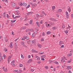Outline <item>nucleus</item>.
<instances>
[{
  "mask_svg": "<svg viewBox=\"0 0 73 73\" xmlns=\"http://www.w3.org/2000/svg\"><path fill=\"white\" fill-rule=\"evenodd\" d=\"M45 25H46V27H47V28H49V27H50V25L48 24L47 22H45Z\"/></svg>",
  "mask_w": 73,
  "mask_h": 73,
  "instance_id": "obj_1",
  "label": "nucleus"
},
{
  "mask_svg": "<svg viewBox=\"0 0 73 73\" xmlns=\"http://www.w3.org/2000/svg\"><path fill=\"white\" fill-rule=\"evenodd\" d=\"M50 20L51 21H58V20H57L56 19H55L53 18H50Z\"/></svg>",
  "mask_w": 73,
  "mask_h": 73,
  "instance_id": "obj_2",
  "label": "nucleus"
},
{
  "mask_svg": "<svg viewBox=\"0 0 73 73\" xmlns=\"http://www.w3.org/2000/svg\"><path fill=\"white\" fill-rule=\"evenodd\" d=\"M2 69L4 70V71H5V72H7L8 71V70H7V68H5V67H3L2 68Z\"/></svg>",
  "mask_w": 73,
  "mask_h": 73,
  "instance_id": "obj_3",
  "label": "nucleus"
},
{
  "mask_svg": "<svg viewBox=\"0 0 73 73\" xmlns=\"http://www.w3.org/2000/svg\"><path fill=\"white\" fill-rule=\"evenodd\" d=\"M66 18L67 19H68L69 15V13H68V12L67 11L66 12Z\"/></svg>",
  "mask_w": 73,
  "mask_h": 73,
  "instance_id": "obj_4",
  "label": "nucleus"
},
{
  "mask_svg": "<svg viewBox=\"0 0 73 73\" xmlns=\"http://www.w3.org/2000/svg\"><path fill=\"white\" fill-rule=\"evenodd\" d=\"M31 62H32V59H30L29 60H28L27 63H30Z\"/></svg>",
  "mask_w": 73,
  "mask_h": 73,
  "instance_id": "obj_5",
  "label": "nucleus"
},
{
  "mask_svg": "<svg viewBox=\"0 0 73 73\" xmlns=\"http://www.w3.org/2000/svg\"><path fill=\"white\" fill-rule=\"evenodd\" d=\"M62 12V10L61 9H59L56 12L58 13H60Z\"/></svg>",
  "mask_w": 73,
  "mask_h": 73,
  "instance_id": "obj_6",
  "label": "nucleus"
},
{
  "mask_svg": "<svg viewBox=\"0 0 73 73\" xmlns=\"http://www.w3.org/2000/svg\"><path fill=\"white\" fill-rule=\"evenodd\" d=\"M72 68L71 66H68L67 67V69L68 70H71V69H72Z\"/></svg>",
  "mask_w": 73,
  "mask_h": 73,
  "instance_id": "obj_7",
  "label": "nucleus"
},
{
  "mask_svg": "<svg viewBox=\"0 0 73 73\" xmlns=\"http://www.w3.org/2000/svg\"><path fill=\"white\" fill-rule=\"evenodd\" d=\"M12 44H13V42H12L10 43V48H13V45H12Z\"/></svg>",
  "mask_w": 73,
  "mask_h": 73,
  "instance_id": "obj_8",
  "label": "nucleus"
},
{
  "mask_svg": "<svg viewBox=\"0 0 73 73\" xmlns=\"http://www.w3.org/2000/svg\"><path fill=\"white\" fill-rule=\"evenodd\" d=\"M62 44H64V42L62 41H60L59 42V45H61Z\"/></svg>",
  "mask_w": 73,
  "mask_h": 73,
  "instance_id": "obj_9",
  "label": "nucleus"
},
{
  "mask_svg": "<svg viewBox=\"0 0 73 73\" xmlns=\"http://www.w3.org/2000/svg\"><path fill=\"white\" fill-rule=\"evenodd\" d=\"M68 11L69 12H71V9L70 8V7L68 6Z\"/></svg>",
  "mask_w": 73,
  "mask_h": 73,
  "instance_id": "obj_10",
  "label": "nucleus"
},
{
  "mask_svg": "<svg viewBox=\"0 0 73 73\" xmlns=\"http://www.w3.org/2000/svg\"><path fill=\"white\" fill-rule=\"evenodd\" d=\"M36 24L37 25L38 27H40V24H39V22H38V21H37L36 23Z\"/></svg>",
  "mask_w": 73,
  "mask_h": 73,
  "instance_id": "obj_11",
  "label": "nucleus"
},
{
  "mask_svg": "<svg viewBox=\"0 0 73 73\" xmlns=\"http://www.w3.org/2000/svg\"><path fill=\"white\" fill-rule=\"evenodd\" d=\"M33 13L32 12H29L27 13V15H32Z\"/></svg>",
  "mask_w": 73,
  "mask_h": 73,
  "instance_id": "obj_12",
  "label": "nucleus"
},
{
  "mask_svg": "<svg viewBox=\"0 0 73 73\" xmlns=\"http://www.w3.org/2000/svg\"><path fill=\"white\" fill-rule=\"evenodd\" d=\"M57 27H52V29L53 30H56V29H57Z\"/></svg>",
  "mask_w": 73,
  "mask_h": 73,
  "instance_id": "obj_13",
  "label": "nucleus"
},
{
  "mask_svg": "<svg viewBox=\"0 0 73 73\" xmlns=\"http://www.w3.org/2000/svg\"><path fill=\"white\" fill-rule=\"evenodd\" d=\"M15 5L16 4H15V3H12V7H15Z\"/></svg>",
  "mask_w": 73,
  "mask_h": 73,
  "instance_id": "obj_14",
  "label": "nucleus"
},
{
  "mask_svg": "<svg viewBox=\"0 0 73 73\" xmlns=\"http://www.w3.org/2000/svg\"><path fill=\"white\" fill-rule=\"evenodd\" d=\"M15 48L16 49H17V43H15Z\"/></svg>",
  "mask_w": 73,
  "mask_h": 73,
  "instance_id": "obj_15",
  "label": "nucleus"
},
{
  "mask_svg": "<svg viewBox=\"0 0 73 73\" xmlns=\"http://www.w3.org/2000/svg\"><path fill=\"white\" fill-rule=\"evenodd\" d=\"M61 61L62 62L64 63V62H65V60H64V58H62L61 60Z\"/></svg>",
  "mask_w": 73,
  "mask_h": 73,
  "instance_id": "obj_16",
  "label": "nucleus"
},
{
  "mask_svg": "<svg viewBox=\"0 0 73 73\" xmlns=\"http://www.w3.org/2000/svg\"><path fill=\"white\" fill-rule=\"evenodd\" d=\"M33 7H36L37 6V4L36 3H34L32 5Z\"/></svg>",
  "mask_w": 73,
  "mask_h": 73,
  "instance_id": "obj_17",
  "label": "nucleus"
},
{
  "mask_svg": "<svg viewBox=\"0 0 73 73\" xmlns=\"http://www.w3.org/2000/svg\"><path fill=\"white\" fill-rule=\"evenodd\" d=\"M2 1L3 2H5L7 3H8V0H2Z\"/></svg>",
  "mask_w": 73,
  "mask_h": 73,
  "instance_id": "obj_18",
  "label": "nucleus"
},
{
  "mask_svg": "<svg viewBox=\"0 0 73 73\" xmlns=\"http://www.w3.org/2000/svg\"><path fill=\"white\" fill-rule=\"evenodd\" d=\"M25 37H26L25 39H26L27 40L29 39V38L28 36H25Z\"/></svg>",
  "mask_w": 73,
  "mask_h": 73,
  "instance_id": "obj_19",
  "label": "nucleus"
},
{
  "mask_svg": "<svg viewBox=\"0 0 73 73\" xmlns=\"http://www.w3.org/2000/svg\"><path fill=\"white\" fill-rule=\"evenodd\" d=\"M5 13H6V12H5L4 13H3V16L4 18H5V17H6V14H5Z\"/></svg>",
  "mask_w": 73,
  "mask_h": 73,
  "instance_id": "obj_20",
  "label": "nucleus"
},
{
  "mask_svg": "<svg viewBox=\"0 0 73 73\" xmlns=\"http://www.w3.org/2000/svg\"><path fill=\"white\" fill-rule=\"evenodd\" d=\"M54 9H55V6H52V11H54Z\"/></svg>",
  "mask_w": 73,
  "mask_h": 73,
  "instance_id": "obj_21",
  "label": "nucleus"
},
{
  "mask_svg": "<svg viewBox=\"0 0 73 73\" xmlns=\"http://www.w3.org/2000/svg\"><path fill=\"white\" fill-rule=\"evenodd\" d=\"M32 23H33V20H31L30 21V24L31 25L32 24Z\"/></svg>",
  "mask_w": 73,
  "mask_h": 73,
  "instance_id": "obj_22",
  "label": "nucleus"
},
{
  "mask_svg": "<svg viewBox=\"0 0 73 73\" xmlns=\"http://www.w3.org/2000/svg\"><path fill=\"white\" fill-rule=\"evenodd\" d=\"M11 57L9 56L8 58V61L9 62V61H11Z\"/></svg>",
  "mask_w": 73,
  "mask_h": 73,
  "instance_id": "obj_23",
  "label": "nucleus"
},
{
  "mask_svg": "<svg viewBox=\"0 0 73 73\" xmlns=\"http://www.w3.org/2000/svg\"><path fill=\"white\" fill-rule=\"evenodd\" d=\"M27 28V27H23L21 28V29H25Z\"/></svg>",
  "mask_w": 73,
  "mask_h": 73,
  "instance_id": "obj_24",
  "label": "nucleus"
},
{
  "mask_svg": "<svg viewBox=\"0 0 73 73\" xmlns=\"http://www.w3.org/2000/svg\"><path fill=\"white\" fill-rule=\"evenodd\" d=\"M23 5L24 7H26V6H27V4L25 3H23Z\"/></svg>",
  "mask_w": 73,
  "mask_h": 73,
  "instance_id": "obj_25",
  "label": "nucleus"
},
{
  "mask_svg": "<svg viewBox=\"0 0 73 73\" xmlns=\"http://www.w3.org/2000/svg\"><path fill=\"white\" fill-rule=\"evenodd\" d=\"M46 33L47 35H49V34H50V33H51V32L50 31H48L46 32Z\"/></svg>",
  "mask_w": 73,
  "mask_h": 73,
  "instance_id": "obj_26",
  "label": "nucleus"
},
{
  "mask_svg": "<svg viewBox=\"0 0 73 73\" xmlns=\"http://www.w3.org/2000/svg\"><path fill=\"white\" fill-rule=\"evenodd\" d=\"M72 55V53H70L68 54V57H70V56H71Z\"/></svg>",
  "mask_w": 73,
  "mask_h": 73,
  "instance_id": "obj_27",
  "label": "nucleus"
},
{
  "mask_svg": "<svg viewBox=\"0 0 73 73\" xmlns=\"http://www.w3.org/2000/svg\"><path fill=\"white\" fill-rule=\"evenodd\" d=\"M16 13L17 15H19L20 14V13H19V12L18 11H17V12H16Z\"/></svg>",
  "mask_w": 73,
  "mask_h": 73,
  "instance_id": "obj_28",
  "label": "nucleus"
},
{
  "mask_svg": "<svg viewBox=\"0 0 73 73\" xmlns=\"http://www.w3.org/2000/svg\"><path fill=\"white\" fill-rule=\"evenodd\" d=\"M38 46L39 48H41V45L40 44H38Z\"/></svg>",
  "mask_w": 73,
  "mask_h": 73,
  "instance_id": "obj_29",
  "label": "nucleus"
},
{
  "mask_svg": "<svg viewBox=\"0 0 73 73\" xmlns=\"http://www.w3.org/2000/svg\"><path fill=\"white\" fill-rule=\"evenodd\" d=\"M54 64L56 65H58V62H57V61H55L54 62Z\"/></svg>",
  "mask_w": 73,
  "mask_h": 73,
  "instance_id": "obj_30",
  "label": "nucleus"
},
{
  "mask_svg": "<svg viewBox=\"0 0 73 73\" xmlns=\"http://www.w3.org/2000/svg\"><path fill=\"white\" fill-rule=\"evenodd\" d=\"M13 72L14 73H18L19 71L18 70H15Z\"/></svg>",
  "mask_w": 73,
  "mask_h": 73,
  "instance_id": "obj_31",
  "label": "nucleus"
},
{
  "mask_svg": "<svg viewBox=\"0 0 73 73\" xmlns=\"http://www.w3.org/2000/svg\"><path fill=\"white\" fill-rule=\"evenodd\" d=\"M35 35H36L37 33V31H34Z\"/></svg>",
  "mask_w": 73,
  "mask_h": 73,
  "instance_id": "obj_32",
  "label": "nucleus"
},
{
  "mask_svg": "<svg viewBox=\"0 0 73 73\" xmlns=\"http://www.w3.org/2000/svg\"><path fill=\"white\" fill-rule=\"evenodd\" d=\"M21 44L23 45H25V44H24V42H22L21 43Z\"/></svg>",
  "mask_w": 73,
  "mask_h": 73,
  "instance_id": "obj_33",
  "label": "nucleus"
},
{
  "mask_svg": "<svg viewBox=\"0 0 73 73\" xmlns=\"http://www.w3.org/2000/svg\"><path fill=\"white\" fill-rule=\"evenodd\" d=\"M49 61L50 64H52L53 62V61H52V60H49Z\"/></svg>",
  "mask_w": 73,
  "mask_h": 73,
  "instance_id": "obj_34",
  "label": "nucleus"
},
{
  "mask_svg": "<svg viewBox=\"0 0 73 73\" xmlns=\"http://www.w3.org/2000/svg\"><path fill=\"white\" fill-rule=\"evenodd\" d=\"M7 19H9V16L8 14H7Z\"/></svg>",
  "mask_w": 73,
  "mask_h": 73,
  "instance_id": "obj_35",
  "label": "nucleus"
},
{
  "mask_svg": "<svg viewBox=\"0 0 73 73\" xmlns=\"http://www.w3.org/2000/svg\"><path fill=\"white\" fill-rule=\"evenodd\" d=\"M71 61H72V59H70L69 61H68V63H70Z\"/></svg>",
  "mask_w": 73,
  "mask_h": 73,
  "instance_id": "obj_36",
  "label": "nucleus"
},
{
  "mask_svg": "<svg viewBox=\"0 0 73 73\" xmlns=\"http://www.w3.org/2000/svg\"><path fill=\"white\" fill-rule=\"evenodd\" d=\"M36 17L37 18H38V17H39V15L38 14H36Z\"/></svg>",
  "mask_w": 73,
  "mask_h": 73,
  "instance_id": "obj_37",
  "label": "nucleus"
},
{
  "mask_svg": "<svg viewBox=\"0 0 73 73\" xmlns=\"http://www.w3.org/2000/svg\"><path fill=\"white\" fill-rule=\"evenodd\" d=\"M42 35L43 36H45V33H44V32H43L42 33Z\"/></svg>",
  "mask_w": 73,
  "mask_h": 73,
  "instance_id": "obj_38",
  "label": "nucleus"
},
{
  "mask_svg": "<svg viewBox=\"0 0 73 73\" xmlns=\"http://www.w3.org/2000/svg\"><path fill=\"white\" fill-rule=\"evenodd\" d=\"M26 38L25 37V36H24L22 39H21L22 40H25V38Z\"/></svg>",
  "mask_w": 73,
  "mask_h": 73,
  "instance_id": "obj_39",
  "label": "nucleus"
},
{
  "mask_svg": "<svg viewBox=\"0 0 73 73\" xmlns=\"http://www.w3.org/2000/svg\"><path fill=\"white\" fill-rule=\"evenodd\" d=\"M15 21H16V20H14L13 21H11V23H15Z\"/></svg>",
  "mask_w": 73,
  "mask_h": 73,
  "instance_id": "obj_40",
  "label": "nucleus"
},
{
  "mask_svg": "<svg viewBox=\"0 0 73 73\" xmlns=\"http://www.w3.org/2000/svg\"><path fill=\"white\" fill-rule=\"evenodd\" d=\"M62 28L63 29L65 28V25H63L62 26Z\"/></svg>",
  "mask_w": 73,
  "mask_h": 73,
  "instance_id": "obj_41",
  "label": "nucleus"
},
{
  "mask_svg": "<svg viewBox=\"0 0 73 73\" xmlns=\"http://www.w3.org/2000/svg\"><path fill=\"white\" fill-rule=\"evenodd\" d=\"M20 67H23V65L21 64H19Z\"/></svg>",
  "mask_w": 73,
  "mask_h": 73,
  "instance_id": "obj_42",
  "label": "nucleus"
},
{
  "mask_svg": "<svg viewBox=\"0 0 73 73\" xmlns=\"http://www.w3.org/2000/svg\"><path fill=\"white\" fill-rule=\"evenodd\" d=\"M35 42H36V40H33L32 41V44H34L35 43Z\"/></svg>",
  "mask_w": 73,
  "mask_h": 73,
  "instance_id": "obj_43",
  "label": "nucleus"
},
{
  "mask_svg": "<svg viewBox=\"0 0 73 73\" xmlns=\"http://www.w3.org/2000/svg\"><path fill=\"white\" fill-rule=\"evenodd\" d=\"M15 62V60H13L12 62H11V64H14Z\"/></svg>",
  "mask_w": 73,
  "mask_h": 73,
  "instance_id": "obj_44",
  "label": "nucleus"
},
{
  "mask_svg": "<svg viewBox=\"0 0 73 73\" xmlns=\"http://www.w3.org/2000/svg\"><path fill=\"white\" fill-rule=\"evenodd\" d=\"M27 44H29V43H30L31 42V40H30L29 41H27Z\"/></svg>",
  "mask_w": 73,
  "mask_h": 73,
  "instance_id": "obj_45",
  "label": "nucleus"
},
{
  "mask_svg": "<svg viewBox=\"0 0 73 73\" xmlns=\"http://www.w3.org/2000/svg\"><path fill=\"white\" fill-rule=\"evenodd\" d=\"M62 58H63V59H64V60H67V58H66L65 56H64Z\"/></svg>",
  "mask_w": 73,
  "mask_h": 73,
  "instance_id": "obj_46",
  "label": "nucleus"
},
{
  "mask_svg": "<svg viewBox=\"0 0 73 73\" xmlns=\"http://www.w3.org/2000/svg\"><path fill=\"white\" fill-rule=\"evenodd\" d=\"M45 69H48V66H45Z\"/></svg>",
  "mask_w": 73,
  "mask_h": 73,
  "instance_id": "obj_47",
  "label": "nucleus"
},
{
  "mask_svg": "<svg viewBox=\"0 0 73 73\" xmlns=\"http://www.w3.org/2000/svg\"><path fill=\"white\" fill-rule=\"evenodd\" d=\"M32 52H33V53H35V50L34 49H33L32 50Z\"/></svg>",
  "mask_w": 73,
  "mask_h": 73,
  "instance_id": "obj_48",
  "label": "nucleus"
},
{
  "mask_svg": "<svg viewBox=\"0 0 73 73\" xmlns=\"http://www.w3.org/2000/svg\"><path fill=\"white\" fill-rule=\"evenodd\" d=\"M30 7V5H29L26 7V8H28Z\"/></svg>",
  "mask_w": 73,
  "mask_h": 73,
  "instance_id": "obj_49",
  "label": "nucleus"
},
{
  "mask_svg": "<svg viewBox=\"0 0 73 73\" xmlns=\"http://www.w3.org/2000/svg\"><path fill=\"white\" fill-rule=\"evenodd\" d=\"M40 17H44V15L42 14H41Z\"/></svg>",
  "mask_w": 73,
  "mask_h": 73,
  "instance_id": "obj_50",
  "label": "nucleus"
},
{
  "mask_svg": "<svg viewBox=\"0 0 73 73\" xmlns=\"http://www.w3.org/2000/svg\"><path fill=\"white\" fill-rule=\"evenodd\" d=\"M45 55H43L42 56V58H45Z\"/></svg>",
  "mask_w": 73,
  "mask_h": 73,
  "instance_id": "obj_51",
  "label": "nucleus"
},
{
  "mask_svg": "<svg viewBox=\"0 0 73 73\" xmlns=\"http://www.w3.org/2000/svg\"><path fill=\"white\" fill-rule=\"evenodd\" d=\"M21 57L22 58H24V56L22 54H21Z\"/></svg>",
  "mask_w": 73,
  "mask_h": 73,
  "instance_id": "obj_52",
  "label": "nucleus"
},
{
  "mask_svg": "<svg viewBox=\"0 0 73 73\" xmlns=\"http://www.w3.org/2000/svg\"><path fill=\"white\" fill-rule=\"evenodd\" d=\"M30 70H31V72H33L34 71V70H33V69L32 68H31L30 69Z\"/></svg>",
  "mask_w": 73,
  "mask_h": 73,
  "instance_id": "obj_53",
  "label": "nucleus"
},
{
  "mask_svg": "<svg viewBox=\"0 0 73 73\" xmlns=\"http://www.w3.org/2000/svg\"><path fill=\"white\" fill-rule=\"evenodd\" d=\"M64 32L66 33H68V31H65Z\"/></svg>",
  "mask_w": 73,
  "mask_h": 73,
  "instance_id": "obj_54",
  "label": "nucleus"
},
{
  "mask_svg": "<svg viewBox=\"0 0 73 73\" xmlns=\"http://www.w3.org/2000/svg\"><path fill=\"white\" fill-rule=\"evenodd\" d=\"M37 60H40V57H38L37 58Z\"/></svg>",
  "mask_w": 73,
  "mask_h": 73,
  "instance_id": "obj_55",
  "label": "nucleus"
},
{
  "mask_svg": "<svg viewBox=\"0 0 73 73\" xmlns=\"http://www.w3.org/2000/svg\"><path fill=\"white\" fill-rule=\"evenodd\" d=\"M11 65H12V66H16V65L14 64H11Z\"/></svg>",
  "mask_w": 73,
  "mask_h": 73,
  "instance_id": "obj_56",
  "label": "nucleus"
},
{
  "mask_svg": "<svg viewBox=\"0 0 73 73\" xmlns=\"http://www.w3.org/2000/svg\"><path fill=\"white\" fill-rule=\"evenodd\" d=\"M20 4H19L20 6H22L23 5V4L22 3H20Z\"/></svg>",
  "mask_w": 73,
  "mask_h": 73,
  "instance_id": "obj_57",
  "label": "nucleus"
},
{
  "mask_svg": "<svg viewBox=\"0 0 73 73\" xmlns=\"http://www.w3.org/2000/svg\"><path fill=\"white\" fill-rule=\"evenodd\" d=\"M11 34H12V35H13V36H14V35H15V34H14V33L13 31L11 33Z\"/></svg>",
  "mask_w": 73,
  "mask_h": 73,
  "instance_id": "obj_58",
  "label": "nucleus"
},
{
  "mask_svg": "<svg viewBox=\"0 0 73 73\" xmlns=\"http://www.w3.org/2000/svg\"><path fill=\"white\" fill-rule=\"evenodd\" d=\"M3 62V59H0V63H1Z\"/></svg>",
  "mask_w": 73,
  "mask_h": 73,
  "instance_id": "obj_59",
  "label": "nucleus"
},
{
  "mask_svg": "<svg viewBox=\"0 0 73 73\" xmlns=\"http://www.w3.org/2000/svg\"><path fill=\"white\" fill-rule=\"evenodd\" d=\"M21 17V16H20V15H19V16H16V17H17V18H19V17Z\"/></svg>",
  "mask_w": 73,
  "mask_h": 73,
  "instance_id": "obj_60",
  "label": "nucleus"
},
{
  "mask_svg": "<svg viewBox=\"0 0 73 73\" xmlns=\"http://www.w3.org/2000/svg\"><path fill=\"white\" fill-rule=\"evenodd\" d=\"M29 29H26V32H28V31H29Z\"/></svg>",
  "mask_w": 73,
  "mask_h": 73,
  "instance_id": "obj_61",
  "label": "nucleus"
},
{
  "mask_svg": "<svg viewBox=\"0 0 73 73\" xmlns=\"http://www.w3.org/2000/svg\"><path fill=\"white\" fill-rule=\"evenodd\" d=\"M7 48H5L4 49V51L5 52H7Z\"/></svg>",
  "mask_w": 73,
  "mask_h": 73,
  "instance_id": "obj_62",
  "label": "nucleus"
},
{
  "mask_svg": "<svg viewBox=\"0 0 73 73\" xmlns=\"http://www.w3.org/2000/svg\"><path fill=\"white\" fill-rule=\"evenodd\" d=\"M40 24H43V21H40Z\"/></svg>",
  "mask_w": 73,
  "mask_h": 73,
  "instance_id": "obj_63",
  "label": "nucleus"
},
{
  "mask_svg": "<svg viewBox=\"0 0 73 73\" xmlns=\"http://www.w3.org/2000/svg\"><path fill=\"white\" fill-rule=\"evenodd\" d=\"M23 20V18L22 17H21L20 18V21H21L22 20Z\"/></svg>",
  "mask_w": 73,
  "mask_h": 73,
  "instance_id": "obj_64",
  "label": "nucleus"
}]
</instances>
